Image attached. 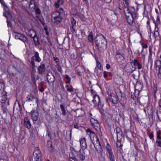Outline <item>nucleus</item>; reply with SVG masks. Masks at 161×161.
<instances>
[{
  "label": "nucleus",
  "instance_id": "1",
  "mask_svg": "<svg viewBox=\"0 0 161 161\" xmlns=\"http://www.w3.org/2000/svg\"><path fill=\"white\" fill-rule=\"evenodd\" d=\"M14 37L15 39L21 40L24 42L26 47L27 48L26 53L25 54V59L29 62L30 61V43L29 41H28L27 38L23 35L20 33L15 32Z\"/></svg>",
  "mask_w": 161,
  "mask_h": 161
},
{
  "label": "nucleus",
  "instance_id": "2",
  "mask_svg": "<svg viewBox=\"0 0 161 161\" xmlns=\"http://www.w3.org/2000/svg\"><path fill=\"white\" fill-rule=\"evenodd\" d=\"M65 14L63 8H59L58 10L53 12L51 14L52 21L55 25H58L62 21L63 17Z\"/></svg>",
  "mask_w": 161,
  "mask_h": 161
},
{
  "label": "nucleus",
  "instance_id": "3",
  "mask_svg": "<svg viewBox=\"0 0 161 161\" xmlns=\"http://www.w3.org/2000/svg\"><path fill=\"white\" fill-rule=\"evenodd\" d=\"M95 42L98 49L100 52H103L106 49L107 41L103 35L99 34L97 35L95 38Z\"/></svg>",
  "mask_w": 161,
  "mask_h": 161
},
{
  "label": "nucleus",
  "instance_id": "4",
  "mask_svg": "<svg viewBox=\"0 0 161 161\" xmlns=\"http://www.w3.org/2000/svg\"><path fill=\"white\" fill-rule=\"evenodd\" d=\"M91 91L93 97L92 102L94 104L98 107L103 106V105L101 104L99 96L95 92H94L93 89H91Z\"/></svg>",
  "mask_w": 161,
  "mask_h": 161
},
{
  "label": "nucleus",
  "instance_id": "5",
  "mask_svg": "<svg viewBox=\"0 0 161 161\" xmlns=\"http://www.w3.org/2000/svg\"><path fill=\"white\" fill-rule=\"evenodd\" d=\"M32 59L33 60L31 61V64L32 66L33 69H34L36 67L34 60L38 62H40L41 61V59L39 56V54L38 52H35L33 56L32 57Z\"/></svg>",
  "mask_w": 161,
  "mask_h": 161
},
{
  "label": "nucleus",
  "instance_id": "6",
  "mask_svg": "<svg viewBox=\"0 0 161 161\" xmlns=\"http://www.w3.org/2000/svg\"><path fill=\"white\" fill-rule=\"evenodd\" d=\"M41 153L40 150L38 147L36 148L33 153V157L35 159V161H40L41 159L40 158L41 156Z\"/></svg>",
  "mask_w": 161,
  "mask_h": 161
},
{
  "label": "nucleus",
  "instance_id": "7",
  "mask_svg": "<svg viewBox=\"0 0 161 161\" xmlns=\"http://www.w3.org/2000/svg\"><path fill=\"white\" fill-rule=\"evenodd\" d=\"M7 99V93L4 90H0V102L2 103H5Z\"/></svg>",
  "mask_w": 161,
  "mask_h": 161
},
{
  "label": "nucleus",
  "instance_id": "8",
  "mask_svg": "<svg viewBox=\"0 0 161 161\" xmlns=\"http://www.w3.org/2000/svg\"><path fill=\"white\" fill-rule=\"evenodd\" d=\"M124 57L120 54L117 53L116 55V60L120 65L125 64Z\"/></svg>",
  "mask_w": 161,
  "mask_h": 161
},
{
  "label": "nucleus",
  "instance_id": "9",
  "mask_svg": "<svg viewBox=\"0 0 161 161\" xmlns=\"http://www.w3.org/2000/svg\"><path fill=\"white\" fill-rule=\"evenodd\" d=\"M31 33H32V34H31V38L33 39L35 45H37L39 44V42L35 31L31 29Z\"/></svg>",
  "mask_w": 161,
  "mask_h": 161
},
{
  "label": "nucleus",
  "instance_id": "10",
  "mask_svg": "<svg viewBox=\"0 0 161 161\" xmlns=\"http://www.w3.org/2000/svg\"><path fill=\"white\" fill-rule=\"evenodd\" d=\"M143 87L142 84L140 81H137L136 82V84L135 86V88L136 90H137V94H136V95H139L140 92L142 89Z\"/></svg>",
  "mask_w": 161,
  "mask_h": 161
},
{
  "label": "nucleus",
  "instance_id": "11",
  "mask_svg": "<svg viewBox=\"0 0 161 161\" xmlns=\"http://www.w3.org/2000/svg\"><path fill=\"white\" fill-rule=\"evenodd\" d=\"M126 17L127 22L130 25H131L134 20V18L136 17V14L135 12H133V14H131V15H128Z\"/></svg>",
  "mask_w": 161,
  "mask_h": 161
},
{
  "label": "nucleus",
  "instance_id": "12",
  "mask_svg": "<svg viewBox=\"0 0 161 161\" xmlns=\"http://www.w3.org/2000/svg\"><path fill=\"white\" fill-rule=\"evenodd\" d=\"M95 140L96 142L94 141L93 142L94 146L97 151L98 152H99V151H100L101 148L100 142L98 137L95 139Z\"/></svg>",
  "mask_w": 161,
  "mask_h": 161
},
{
  "label": "nucleus",
  "instance_id": "13",
  "mask_svg": "<svg viewBox=\"0 0 161 161\" xmlns=\"http://www.w3.org/2000/svg\"><path fill=\"white\" fill-rule=\"evenodd\" d=\"M47 79L49 83H53L55 81V77L52 72H49L47 74Z\"/></svg>",
  "mask_w": 161,
  "mask_h": 161
},
{
  "label": "nucleus",
  "instance_id": "14",
  "mask_svg": "<svg viewBox=\"0 0 161 161\" xmlns=\"http://www.w3.org/2000/svg\"><path fill=\"white\" fill-rule=\"evenodd\" d=\"M109 100L114 104H116L118 102V98L114 93H111L109 96Z\"/></svg>",
  "mask_w": 161,
  "mask_h": 161
},
{
  "label": "nucleus",
  "instance_id": "15",
  "mask_svg": "<svg viewBox=\"0 0 161 161\" xmlns=\"http://www.w3.org/2000/svg\"><path fill=\"white\" fill-rule=\"evenodd\" d=\"M129 6H125L124 8V11L125 14L126 16H128V15H131V14H133V12H135L134 11H135V10L134 8H133L134 11L131 12L130 10V8H129Z\"/></svg>",
  "mask_w": 161,
  "mask_h": 161
},
{
  "label": "nucleus",
  "instance_id": "16",
  "mask_svg": "<svg viewBox=\"0 0 161 161\" xmlns=\"http://www.w3.org/2000/svg\"><path fill=\"white\" fill-rule=\"evenodd\" d=\"M30 117H27L26 115L25 118L24 120V125L25 127L30 129Z\"/></svg>",
  "mask_w": 161,
  "mask_h": 161
},
{
  "label": "nucleus",
  "instance_id": "17",
  "mask_svg": "<svg viewBox=\"0 0 161 161\" xmlns=\"http://www.w3.org/2000/svg\"><path fill=\"white\" fill-rule=\"evenodd\" d=\"M80 146L81 148L85 149L87 147V144L86 141V139L83 138L80 140Z\"/></svg>",
  "mask_w": 161,
  "mask_h": 161
},
{
  "label": "nucleus",
  "instance_id": "18",
  "mask_svg": "<svg viewBox=\"0 0 161 161\" xmlns=\"http://www.w3.org/2000/svg\"><path fill=\"white\" fill-rule=\"evenodd\" d=\"M87 132H90L89 136L90 139L92 141H94L95 139L97 138L95 133L91 131L90 129H88Z\"/></svg>",
  "mask_w": 161,
  "mask_h": 161
},
{
  "label": "nucleus",
  "instance_id": "19",
  "mask_svg": "<svg viewBox=\"0 0 161 161\" xmlns=\"http://www.w3.org/2000/svg\"><path fill=\"white\" fill-rule=\"evenodd\" d=\"M136 69V66H133V65L131 64L127 67L126 70L127 73H131L134 71Z\"/></svg>",
  "mask_w": 161,
  "mask_h": 161
},
{
  "label": "nucleus",
  "instance_id": "20",
  "mask_svg": "<svg viewBox=\"0 0 161 161\" xmlns=\"http://www.w3.org/2000/svg\"><path fill=\"white\" fill-rule=\"evenodd\" d=\"M85 153L83 150H80L77 153V157L81 160H84L85 159Z\"/></svg>",
  "mask_w": 161,
  "mask_h": 161
},
{
  "label": "nucleus",
  "instance_id": "21",
  "mask_svg": "<svg viewBox=\"0 0 161 161\" xmlns=\"http://www.w3.org/2000/svg\"><path fill=\"white\" fill-rule=\"evenodd\" d=\"M46 67L45 64H41L39 66L38 70L39 74H42L45 71Z\"/></svg>",
  "mask_w": 161,
  "mask_h": 161
},
{
  "label": "nucleus",
  "instance_id": "22",
  "mask_svg": "<svg viewBox=\"0 0 161 161\" xmlns=\"http://www.w3.org/2000/svg\"><path fill=\"white\" fill-rule=\"evenodd\" d=\"M31 9H33L32 10H35L36 14L40 15L41 14V12L40 9L38 6L35 5V3H34L33 6L32 7Z\"/></svg>",
  "mask_w": 161,
  "mask_h": 161
},
{
  "label": "nucleus",
  "instance_id": "23",
  "mask_svg": "<svg viewBox=\"0 0 161 161\" xmlns=\"http://www.w3.org/2000/svg\"><path fill=\"white\" fill-rule=\"evenodd\" d=\"M33 87L34 90L32 92L31 94V95H32L31 96L32 98H36V94L37 92V86L35 84V85L33 86Z\"/></svg>",
  "mask_w": 161,
  "mask_h": 161
},
{
  "label": "nucleus",
  "instance_id": "24",
  "mask_svg": "<svg viewBox=\"0 0 161 161\" xmlns=\"http://www.w3.org/2000/svg\"><path fill=\"white\" fill-rule=\"evenodd\" d=\"M20 108L21 107L19 102L17 100H16L14 102L13 109H19V110Z\"/></svg>",
  "mask_w": 161,
  "mask_h": 161
},
{
  "label": "nucleus",
  "instance_id": "25",
  "mask_svg": "<svg viewBox=\"0 0 161 161\" xmlns=\"http://www.w3.org/2000/svg\"><path fill=\"white\" fill-rule=\"evenodd\" d=\"M156 114L159 120H161V107L160 106L157 110Z\"/></svg>",
  "mask_w": 161,
  "mask_h": 161
},
{
  "label": "nucleus",
  "instance_id": "26",
  "mask_svg": "<svg viewBox=\"0 0 161 161\" xmlns=\"http://www.w3.org/2000/svg\"><path fill=\"white\" fill-rule=\"evenodd\" d=\"M90 121L92 125H94L97 123H98L97 120L92 117L90 118Z\"/></svg>",
  "mask_w": 161,
  "mask_h": 161
},
{
  "label": "nucleus",
  "instance_id": "27",
  "mask_svg": "<svg viewBox=\"0 0 161 161\" xmlns=\"http://www.w3.org/2000/svg\"><path fill=\"white\" fill-rule=\"evenodd\" d=\"M117 140L119 139H120L121 140L123 138V134L122 131L119 132L117 133Z\"/></svg>",
  "mask_w": 161,
  "mask_h": 161
},
{
  "label": "nucleus",
  "instance_id": "28",
  "mask_svg": "<svg viewBox=\"0 0 161 161\" xmlns=\"http://www.w3.org/2000/svg\"><path fill=\"white\" fill-rule=\"evenodd\" d=\"M106 149L108 153L109 154H110L111 153H113L112 150L111 148V147L108 143L107 144L106 146Z\"/></svg>",
  "mask_w": 161,
  "mask_h": 161
},
{
  "label": "nucleus",
  "instance_id": "29",
  "mask_svg": "<svg viewBox=\"0 0 161 161\" xmlns=\"http://www.w3.org/2000/svg\"><path fill=\"white\" fill-rule=\"evenodd\" d=\"M131 2V0H123V3L124 6H129Z\"/></svg>",
  "mask_w": 161,
  "mask_h": 161
},
{
  "label": "nucleus",
  "instance_id": "30",
  "mask_svg": "<svg viewBox=\"0 0 161 161\" xmlns=\"http://www.w3.org/2000/svg\"><path fill=\"white\" fill-rule=\"evenodd\" d=\"M60 107L61 110V111L62 112V114L63 115L65 116V115H66V112L64 106L63 104H61L60 105Z\"/></svg>",
  "mask_w": 161,
  "mask_h": 161
},
{
  "label": "nucleus",
  "instance_id": "31",
  "mask_svg": "<svg viewBox=\"0 0 161 161\" xmlns=\"http://www.w3.org/2000/svg\"><path fill=\"white\" fill-rule=\"evenodd\" d=\"M95 68L99 70H101L102 68V65L99 61L96 60V66Z\"/></svg>",
  "mask_w": 161,
  "mask_h": 161
},
{
  "label": "nucleus",
  "instance_id": "32",
  "mask_svg": "<svg viewBox=\"0 0 161 161\" xmlns=\"http://www.w3.org/2000/svg\"><path fill=\"white\" fill-rule=\"evenodd\" d=\"M34 113L32 114L31 116L33 120L36 121L38 119L37 114V113H35L36 114H34Z\"/></svg>",
  "mask_w": 161,
  "mask_h": 161
},
{
  "label": "nucleus",
  "instance_id": "33",
  "mask_svg": "<svg viewBox=\"0 0 161 161\" xmlns=\"http://www.w3.org/2000/svg\"><path fill=\"white\" fill-rule=\"evenodd\" d=\"M156 68L161 67V61L159 60H157L155 63Z\"/></svg>",
  "mask_w": 161,
  "mask_h": 161
},
{
  "label": "nucleus",
  "instance_id": "34",
  "mask_svg": "<svg viewBox=\"0 0 161 161\" xmlns=\"http://www.w3.org/2000/svg\"><path fill=\"white\" fill-rule=\"evenodd\" d=\"M121 140H120V139H119L117 140V141L116 143V145L118 147H120L121 148L122 146V144H121Z\"/></svg>",
  "mask_w": 161,
  "mask_h": 161
},
{
  "label": "nucleus",
  "instance_id": "35",
  "mask_svg": "<svg viewBox=\"0 0 161 161\" xmlns=\"http://www.w3.org/2000/svg\"><path fill=\"white\" fill-rule=\"evenodd\" d=\"M109 158L110 161H115L113 153L109 154Z\"/></svg>",
  "mask_w": 161,
  "mask_h": 161
},
{
  "label": "nucleus",
  "instance_id": "36",
  "mask_svg": "<svg viewBox=\"0 0 161 161\" xmlns=\"http://www.w3.org/2000/svg\"><path fill=\"white\" fill-rule=\"evenodd\" d=\"M71 24L72 28L74 30V28L75 26L76 21L74 19L71 21Z\"/></svg>",
  "mask_w": 161,
  "mask_h": 161
},
{
  "label": "nucleus",
  "instance_id": "37",
  "mask_svg": "<svg viewBox=\"0 0 161 161\" xmlns=\"http://www.w3.org/2000/svg\"><path fill=\"white\" fill-rule=\"evenodd\" d=\"M137 66V68L138 69H140L142 68V64L137 60L136 62V64Z\"/></svg>",
  "mask_w": 161,
  "mask_h": 161
},
{
  "label": "nucleus",
  "instance_id": "38",
  "mask_svg": "<svg viewBox=\"0 0 161 161\" xmlns=\"http://www.w3.org/2000/svg\"><path fill=\"white\" fill-rule=\"evenodd\" d=\"M158 79H161V67L158 68Z\"/></svg>",
  "mask_w": 161,
  "mask_h": 161
},
{
  "label": "nucleus",
  "instance_id": "39",
  "mask_svg": "<svg viewBox=\"0 0 161 161\" xmlns=\"http://www.w3.org/2000/svg\"><path fill=\"white\" fill-rule=\"evenodd\" d=\"M158 79H161V67L158 68Z\"/></svg>",
  "mask_w": 161,
  "mask_h": 161
},
{
  "label": "nucleus",
  "instance_id": "40",
  "mask_svg": "<svg viewBox=\"0 0 161 161\" xmlns=\"http://www.w3.org/2000/svg\"><path fill=\"white\" fill-rule=\"evenodd\" d=\"M92 126H93L94 128L96 130H97L99 129V125L98 123Z\"/></svg>",
  "mask_w": 161,
  "mask_h": 161
},
{
  "label": "nucleus",
  "instance_id": "41",
  "mask_svg": "<svg viewBox=\"0 0 161 161\" xmlns=\"http://www.w3.org/2000/svg\"><path fill=\"white\" fill-rule=\"evenodd\" d=\"M156 143L158 146L161 147V140H157L156 141Z\"/></svg>",
  "mask_w": 161,
  "mask_h": 161
},
{
  "label": "nucleus",
  "instance_id": "42",
  "mask_svg": "<svg viewBox=\"0 0 161 161\" xmlns=\"http://www.w3.org/2000/svg\"><path fill=\"white\" fill-rule=\"evenodd\" d=\"M154 23L155 24V23H156V24H157V26L158 25H159L160 24V19L159 17L158 16H157V18L156 19V23H155L154 22Z\"/></svg>",
  "mask_w": 161,
  "mask_h": 161
},
{
  "label": "nucleus",
  "instance_id": "43",
  "mask_svg": "<svg viewBox=\"0 0 161 161\" xmlns=\"http://www.w3.org/2000/svg\"><path fill=\"white\" fill-rule=\"evenodd\" d=\"M137 60L136 59H134V60H132L131 62H130L131 65L132 64L133 66H136Z\"/></svg>",
  "mask_w": 161,
  "mask_h": 161
},
{
  "label": "nucleus",
  "instance_id": "44",
  "mask_svg": "<svg viewBox=\"0 0 161 161\" xmlns=\"http://www.w3.org/2000/svg\"><path fill=\"white\" fill-rule=\"evenodd\" d=\"M69 161H76L77 160L75 157H70L69 158Z\"/></svg>",
  "mask_w": 161,
  "mask_h": 161
},
{
  "label": "nucleus",
  "instance_id": "45",
  "mask_svg": "<svg viewBox=\"0 0 161 161\" xmlns=\"http://www.w3.org/2000/svg\"><path fill=\"white\" fill-rule=\"evenodd\" d=\"M158 26H157V24L155 23V29L154 32H158Z\"/></svg>",
  "mask_w": 161,
  "mask_h": 161
},
{
  "label": "nucleus",
  "instance_id": "46",
  "mask_svg": "<svg viewBox=\"0 0 161 161\" xmlns=\"http://www.w3.org/2000/svg\"><path fill=\"white\" fill-rule=\"evenodd\" d=\"M93 36L92 35H89L88 37V39L91 42L93 40Z\"/></svg>",
  "mask_w": 161,
  "mask_h": 161
},
{
  "label": "nucleus",
  "instance_id": "47",
  "mask_svg": "<svg viewBox=\"0 0 161 161\" xmlns=\"http://www.w3.org/2000/svg\"><path fill=\"white\" fill-rule=\"evenodd\" d=\"M56 2L61 5H62L64 3V1L63 0H57Z\"/></svg>",
  "mask_w": 161,
  "mask_h": 161
},
{
  "label": "nucleus",
  "instance_id": "48",
  "mask_svg": "<svg viewBox=\"0 0 161 161\" xmlns=\"http://www.w3.org/2000/svg\"><path fill=\"white\" fill-rule=\"evenodd\" d=\"M67 90L68 92H71L73 91V88H72V87L71 88H68L67 89Z\"/></svg>",
  "mask_w": 161,
  "mask_h": 161
},
{
  "label": "nucleus",
  "instance_id": "49",
  "mask_svg": "<svg viewBox=\"0 0 161 161\" xmlns=\"http://www.w3.org/2000/svg\"><path fill=\"white\" fill-rule=\"evenodd\" d=\"M108 72L106 71H104L103 72V77L105 78H106L108 76Z\"/></svg>",
  "mask_w": 161,
  "mask_h": 161
},
{
  "label": "nucleus",
  "instance_id": "50",
  "mask_svg": "<svg viewBox=\"0 0 161 161\" xmlns=\"http://www.w3.org/2000/svg\"><path fill=\"white\" fill-rule=\"evenodd\" d=\"M154 36L155 37H156L158 36H159L158 32H154Z\"/></svg>",
  "mask_w": 161,
  "mask_h": 161
},
{
  "label": "nucleus",
  "instance_id": "51",
  "mask_svg": "<svg viewBox=\"0 0 161 161\" xmlns=\"http://www.w3.org/2000/svg\"><path fill=\"white\" fill-rule=\"evenodd\" d=\"M60 4L56 2L54 4V5L56 8H58L60 6Z\"/></svg>",
  "mask_w": 161,
  "mask_h": 161
},
{
  "label": "nucleus",
  "instance_id": "52",
  "mask_svg": "<svg viewBox=\"0 0 161 161\" xmlns=\"http://www.w3.org/2000/svg\"><path fill=\"white\" fill-rule=\"evenodd\" d=\"M142 45L143 48H147V45L146 44L142 43Z\"/></svg>",
  "mask_w": 161,
  "mask_h": 161
},
{
  "label": "nucleus",
  "instance_id": "53",
  "mask_svg": "<svg viewBox=\"0 0 161 161\" xmlns=\"http://www.w3.org/2000/svg\"><path fill=\"white\" fill-rule=\"evenodd\" d=\"M26 102H29L30 101V96L28 95L26 98Z\"/></svg>",
  "mask_w": 161,
  "mask_h": 161
},
{
  "label": "nucleus",
  "instance_id": "54",
  "mask_svg": "<svg viewBox=\"0 0 161 161\" xmlns=\"http://www.w3.org/2000/svg\"><path fill=\"white\" fill-rule=\"evenodd\" d=\"M149 136L150 139H152L153 137V135L152 133H150L149 134Z\"/></svg>",
  "mask_w": 161,
  "mask_h": 161
},
{
  "label": "nucleus",
  "instance_id": "55",
  "mask_svg": "<svg viewBox=\"0 0 161 161\" xmlns=\"http://www.w3.org/2000/svg\"><path fill=\"white\" fill-rule=\"evenodd\" d=\"M54 60L56 62H57L58 61L59 59L57 57H54L53 58Z\"/></svg>",
  "mask_w": 161,
  "mask_h": 161
},
{
  "label": "nucleus",
  "instance_id": "56",
  "mask_svg": "<svg viewBox=\"0 0 161 161\" xmlns=\"http://www.w3.org/2000/svg\"><path fill=\"white\" fill-rule=\"evenodd\" d=\"M65 78L67 80H69L70 79V78L69 77V76H68V75H65Z\"/></svg>",
  "mask_w": 161,
  "mask_h": 161
},
{
  "label": "nucleus",
  "instance_id": "57",
  "mask_svg": "<svg viewBox=\"0 0 161 161\" xmlns=\"http://www.w3.org/2000/svg\"><path fill=\"white\" fill-rule=\"evenodd\" d=\"M98 69H97L95 68V70H94L95 73H96L97 75H98V73H99Z\"/></svg>",
  "mask_w": 161,
  "mask_h": 161
},
{
  "label": "nucleus",
  "instance_id": "58",
  "mask_svg": "<svg viewBox=\"0 0 161 161\" xmlns=\"http://www.w3.org/2000/svg\"><path fill=\"white\" fill-rule=\"evenodd\" d=\"M116 131L117 133L119 132L122 131L119 128H116Z\"/></svg>",
  "mask_w": 161,
  "mask_h": 161
},
{
  "label": "nucleus",
  "instance_id": "59",
  "mask_svg": "<svg viewBox=\"0 0 161 161\" xmlns=\"http://www.w3.org/2000/svg\"><path fill=\"white\" fill-rule=\"evenodd\" d=\"M0 3L3 5H4L5 4V3L3 0H0Z\"/></svg>",
  "mask_w": 161,
  "mask_h": 161
},
{
  "label": "nucleus",
  "instance_id": "60",
  "mask_svg": "<svg viewBox=\"0 0 161 161\" xmlns=\"http://www.w3.org/2000/svg\"><path fill=\"white\" fill-rule=\"evenodd\" d=\"M0 161H8V158H1L0 159Z\"/></svg>",
  "mask_w": 161,
  "mask_h": 161
},
{
  "label": "nucleus",
  "instance_id": "61",
  "mask_svg": "<svg viewBox=\"0 0 161 161\" xmlns=\"http://www.w3.org/2000/svg\"><path fill=\"white\" fill-rule=\"evenodd\" d=\"M161 134V130H159L157 131V135H160Z\"/></svg>",
  "mask_w": 161,
  "mask_h": 161
},
{
  "label": "nucleus",
  "instance_id": "62",
  "mask_svg": "<svg viewBox=\"0 0 161 161\" xmlns=\"http://www.w3.org/2000/svg\"><path fill=\"white\" fill-rule=\"evenodd\" d=\"M157 138L158 139L157 140H161V137L160 135H157Z\"/></svg>",
  "mask_w": 161,
  "mask_h": 161
},
{
  "label": "nucleus",
  "instance_id": "63",
  "mask_svg": "<svg viewBox=\"0 0 161 161\" xmlns=\"http://www.w3.org/2000/svg\"><path fill=\"white\" fill-rule=\"evenodd\" d=\"M74 127L75 128L78 129V124H76L74 125Z\"/></svg>",
  "mask_w": 161,
  "mask_h": 161
},
{
  "label": "nucleus",
  "instance_id": "64",
  "mask_svg": "<svg viewBox=\"0 0 161 161\" xmlns=\"http://www.w3.org/2000/svg\"><path fill=\"white\" fill-rule=\"evenodd\" d=\"M106 68L107 69H109L110 68V65L108 64H107L106 66Z\"/></svg>",
  "mask_w": 161,
  "mask_h": 161
}]
</instances>
